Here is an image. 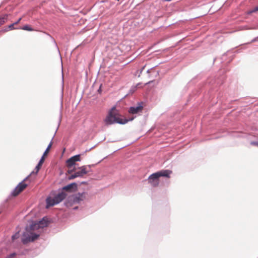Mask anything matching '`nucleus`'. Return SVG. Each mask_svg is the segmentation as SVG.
<instances>
[{
    "label": "nucleus",
    "instance_id": "nucleus-1",
    "mask_svg": "<svg viewBox=\"0 0 258 258\" xmlns=\"http://www.w3.org/2000/svg\"><path fill=\"white\" fill-rule=\"evenodd\" d=\"M120 115L118 111L116 109L115 106L112 107L108 112V114L104 120L106 125H110L114 123L125 124L130 120L134 119L135 117H133L131 119H123L120 117Z\"/></svg>",
    "mask_w": 258,
    "mask_h": 258
},
{
    "label": "nucleus",
    "instance_id": "nucleus-2",
    "mask_svg": "<svg viewBox=\"0 0 258 258\" xmlns=\"http://www.w3.org/2000/svg\"><path fill=\"white\" fill-rule=\"evenodd\" d=\"M172 171L169 170H162L151 174L148 178L149 183L153 186L156 187L159 185V178L166 177L170 178Z\"/></svg>",
    "mask_w": 258,
    "mask_h": 258
},
{
    "label": "nucleus",
    "instance_id": "nucleus-3",
    "mask_svg": "<svg viewBox=\"0 0 258 258\" xmlns=\"http://www.w3.org/2000/svg\"><path fill=\"white\" fill-rule=\"evenodd\" d=\"M48 221L44 218L42 220L39 221L38 222L32 223L29 228H27L31 232L34 233H37L40 235V233L42 232L43 228L47 226Z\"/></svg>",
    "mask_w": 258,
    "mask_h": 258
},
{
    "label": "nucleus",
    "instance_id": "nucleus-4",
    "mask_svg": "<svg viewBox=\"0 0 258 258\" xmlns=\"http://www.w3.org/2000/svg\"><path fill=\"white\" fill-rule=\"evenodd\" d=\"M66 196L67 194L64 192L61 191L53 198L51 197L47 198L46 200L47 204L46 208L59 203L65 199Z\"/></svg>",
    "mask_w": 258,
    "mask_h": 258
},
{
    "label": "nucleus",
    "instance_id": "nucleus-5",
    "mask_svg": "<svg viewBox=\"0 0 258 258\" xmlns=\"http://www.w3.org/2000/svg\"><path fill=\"white\" fill-rule=\"evenodd\" d=\"M39 234L31 232L28 229H26V232H25L22 238V241L25 244L29 242L33 241L38 238Z\"/></svg>",
    "mask_w": 258,
    "mask_h": 258
},
{
    "label": "nucleus",
    "instance_id": "nucleus-6",
    "mask_svg": "<svg viewBox=\"0 0 258 258\" xmlns=\"http://www.w3.org/2000/svg\"><path fill=\"white\" fill-rule=\"evenodd\" d=\"M29 176L25 178L16 187L12 193V195L14 197H16L23 191L28 186V184L25 183V182L28 179Z\"/></svg>",
    "mask_w": 258,
    "mask_h": 258
},
{
    "label": "nucleus",
    "instance_id": "nucleus-7",
    "mask_svg": "<svg viewBox=\"0 0 258 258\" xmlns=\"http://www.w3.org/2000/svg\"><path fill=\"white\" fill-rule=\"evenodd\" d=\"M88 171L87 170V166H83L79 168V170L76 171L68 177L70 180L73 179L78 177H83L84 175L87 174Z\"/></svg>",
    "mask_w": 258,
    "mask_h": 258
},
{
    "label": "nucleus",
    "instance_id": "nucleus-8",
    "mask_svg": "<svg viewBox=\"0 0 258 258\" xmlns=\"http://www.w3.org/2000/svg\"><path fill=\"white\" fill-rule=\"evenodd\" d=\"M143 106L142 105H139L137 106L131 107L128 109V113L133 115L140 113L142 112Z\"/></svg>",
    "mask_w": 258,
    "mask_h": 258
},
{
    "label": "nucleus",
    "instance_id": "nucleus-9",
    "mask_svg": "<svg viewBox=\"0 0 258 258\" xmlns=\"http://www.w3.org/2000/svg\"><path fill=\"white\" fill-rule=\"evenodd\" d=\"M77 188V184L76 183H72L63 187L62 190L69 192H72L73 191L76 190Z\"/></svg>",
    "mask_w": 258,
    "mask_h": 258
},
{
    "label": "nucleus",
    "instance_id": "nucleus-10",
    "mask_svg": "<svg viewBox=\"0 0 258 258\" xmlns=\"http://www.w3.org/2000/svg\"><path fill=\"white\" fill-rule=\"evenodd\" d=\"M86 192H84L81 194L79 193L75 196L74 198V201L77 203H79L80 201H82L86 198Z\"/></svg>",
    "mask_w": 258,
    "mask_h": 258
},
{
    "label": "nucleus",
    "instance_id": "nucleus-11",
    "mask_svg": "<svg viewBox=\"0 0 258 258\" xmlns=\"http://www.w3.org/2000/svg\"><path fill=\"white\" fill-rule=\"evenodd\" d=\"M44 160H45V158L42 156L41 157V159L40 160L38 165L36 166V167L35 168V170H36L35 172L34 171H33L31 172L30 175L34 174V173H35L36 174L38 173V172L40 170L42 164L43 163Z\"/></svg>",
    "mask_w": 258,
    "mask_h": 258
},
{
    "label": "nucleus",
    "instance_id": "nucleus-12",
    "mask_svg": "<svg viewBox=\"0 0 258 258\" xmlns=\"http://www.w3.org/2000/svg\"><path fill=\"white\" fill-rule=\"evenodd\" d=\"M67 166L69 168H71L73 165L75 164V163L73 158L71 157L67 161Z\"/></svg>",
    "mask_w": 258,
    "mask_h": 258
},
{
    "label": "nucleus",
    "instance_id": "nucleus-13",
    "mask_svg": "<svg viewBox=\"0 0 258 258\" xmlns=\"http://www.w3.org/2000/svg\"><path fill=\"white\" fill-rule=\"evenodd\" d=\"M8 20V16L5 15L2 17H0V26L4 24L7 22Z\"/></svg>",
    "mask_w": 258,
    "mask_h": 258
},
{
    "label": "nucleus",
    "instance_id": "nucleus-14",
    "mask_svg": "<svg viewBox=\"0 0 258 258\" xmlns=\"http://www.w3.org/2000/svg\"><path fill=\"white\" fill-rule=\"evenodd\" d=\"M52 145V142H50L49 145L48 146L47 148H46V150L45 151L44 153H43V157L45 158V156H46L49 153L50 148H51V146Z\"/></svg>",
    "mask_w": 258,
    "mask_h": 258
},
{
    "label": "nucleus",
    "instance_id": "nucleus-15",
    "mask_svg": "<svg viewBox=\"0 0 258 258\" xmlns=\"http://www.w3.org/2000/svg\"><path fill=\"white\" fill-rule=\"evenodd\" d=\"M74 160L75 163L77 161H80L81 160L80 155H77L72 157Z\"/></svg>",
    "mask_w": 258,
    "mask_h": 258
},
{
    "label": "nucleus",
    "instance_id": "nucleus-16",
    "mask_svg": "<svg viewBox=\"0 0 258 258\" xmlns=\"http://www.w3.org/2000/svg\"><path fill=\"white\" fill-rule=\"evenodd\" d=\"M22 29H23L24 30L29 31H32L33 30V29L28 25H25V26H23L22 28Z\"/></svg>",
    "mask_w": 258,
    "mask_h": 258
},
{
    "label": "nucleus",
    "instance_id": "nucleus-17",
    "mask_svg": "<svg viewBox=\"0 0 258 258\" xmlns=\"http://www.w3.org/2000/svg\"><path fill=\"white\" fill-rule=\"evenodd\" d=\"M16 25L15 24H14V23L12 24H11L9 26H8V28L9 29V30H14L15 29V28H14V26Z\"/></svg>",
    "mask_w": 258,
    "mask_h": 258
},
{
    "label": "nucleus",
    "instance_id": "nucleus-18",
    "mask_svg": "<svg viewBox=\"0 0 258 258\" xmlns=\"http://www.w3.org/2000/svg\"><path fill=\"white\" fill-rule=\"evenodd\" d=\"M256 11H258V6L254 8L251 12L250 13H253L255 12Z\"/></svg>",
    "mask_w": 258,
    "mask_h": 258
},
{
    "label": "nucleus",
    "instance_id": "nucleus-19",
    "mask_svg": "<svg viewBox=\"0 0 258 258\" xmlns=\"http://www.w3.org/2000/svg\"><path fill=\"white\" fill-rule=\"evenodd\" d=\"M18 237H19V234H16L15 235H14L12 236V239H13V240H14V239L18 238Z\"/></svg>",
    "mask_w": 258,
    "mask_h": 258
},
{
    "label": "nucleus",
    "instance_id": "nucleus-20",
    "mask_svg": "<svg viewBox=\"0 0 258 258\" xmlns=\"http://www.w3.org/2000/svg\"><path fill=\"white\" fill-rule=\"evenodd\" d=\"M21 20H22L21 18H19L17 22L14 23V24H15L16 25L20 23V22L21 21Z\"/></svg>",
    "mask_w": 258,
    "mask_h": 258
},
{
    "label": "nucleus",
    "instance_id": "nucleus-21",
    "mask_svg": "<svg viewBox=\"0 0 258 258\" xmlns=\"http://www.w3.org/2000/svg\"><path fill=\"white\" fill-rule=\"evenodd\" d=\"M251 144L252 145H256L258 146V143H256V142H252L251 143Z\"/></svg>",
    "mask_w": 258,
    "mask_h": 258
},
{
    "label": "nucleus",
    "instance_id": "nucleus-22",
    "mask_svg": "<svg viewBox=\"0 0 258 258\" xmlns=\"http://www.w3.org/2000/svg\"><path fill=\"white\" fill-rule=\"evenodd\" d=\"M9 30V28H8V27L7 28H6V29H4V30H3V31H4V32H7V31H8Z\"/></svg>",
    "mask_w": 258,
    "mask_h": 258
},
{
    "label": "nucleus",
    "instance_id": "nucleus-23",
    "mask_svg": "<svg viewBox=\"0 0 258 258\" xmlns=\"http://www.w3.org/2000/svg\"><path fill=\"white\" fill-rule=\"evenodd\" d=\"M15 255V253H12V254H11V255H10V256H11V257H14Z\"/></svg>",
    "mask_w": 258,
    "mask_h": 258
},
{
    "label": "nucleus",
    "instance_id": "nucleus-24",
    "mask_svg": "<svg viewBox=\"0 0 258 258\" xmlns=\"http://www.w3.org/2000/svg\"><path fill=\"white\" fill-rule=\"evenodd\" d=\"M165 1H167V2H169V1H171V0H165Z\"/></svg>",
    "mask_w": 258,
    "mask_h": 258
},
{
    "label": "nucleus",
    "instance_id": "nucleus-25",
    "mask_svg": "<svg viewBox=\"0 0 258 258\" xmlns=\"http://www.w3.org/2000/svg\"><path fill=\"white\" fill-rule=\"evenodd\" d=\"M68 172L69 173H71L72 172V171H69Z\"/></svg>",
    "mask_w": 258,
    "mask_h": 258
}]
</instances>
